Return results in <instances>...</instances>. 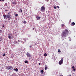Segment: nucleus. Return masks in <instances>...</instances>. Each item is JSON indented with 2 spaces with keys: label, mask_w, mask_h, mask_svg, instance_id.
Returning a JSON list of instances; mask_svg holds the SVG:
<instances>
[{
  "label": "nucleus",
  "mask_w": 76,
  "mask_h": 76,
  "mask_svg": "<svg viewBox=\"0 0 76 76\" xmlns=\"http://www.w3.org/2000/svg\"><path fill=\"white\" fill-rule=\"evenodd\" d=\"M68 34H69V30L66 29L62 32V35L63 37H66Z\"/></svg>",
  "instance_id": "f257e3e1"
},
{
  "label": "nucleus",
  "mask_w": 76,
  "mask_h": 76,
  "mask_svg": "<svg viewBox=\"0 0 76 76\" xmlns=\"http://www.w3.org/2000/svg\"><path fill=\"white\" fill-rule=\"evenodd\" d=\"M8 37L9 39H12V38H14V36H13V35L12 34H8Z\"/></svg>",
  "instance_id": "f03ea898"
},
{
  "label": "nucleus",
  "mask_w": 76,
  "mask_h": 76,
  "mask_svg": "<svg viewBox=\"0 0 76 76\" xmlns=\"http://www.w3.org/2000/svg\"><path fill=\"white\" fill-rule=\"evenodd\" d=\"M45 7L44 6H43L41 8L40 10L41 12H43V11H45Z\"/></svg>",
  "instance_id": "7ed1b4c3"
},
{
  "label": "nucleus",
  "mask_w": 76,
  "mask_h": 76,
  "mask_svg": "<svg viewBox=\"0 0 76 76\" xmlns=\"http://www.w3.org/2000/svg\"><path fill=\"white\" fill-rule=\"evenodd\" d=\"M63 58H62L61 60H60L59 61V64L60 65H61L62 64H63Z\"/></svg>",
  "instance_id": "20e7f679"
},
{
  "label": "nucleus",
  "mask_w": 76,
  "mask_h": 76,
  "mask_svg": "<svg viewBox=\"0 0 76 76\" xmlns=\"http://www.w3.org/2000/svg\"><path fill=\"white\" fill-rule=\"evenodd\" d=\"M27 57H31V55L28 52H27L26 54Z\"/></svg>",
  "instance_id": "39448f33"
},
{
  "label": "nucleus",
  "mask_w": 76,
  "mask_h": 76,
  "mask_svg": "<svg viewBox=\"0 0 76 76\" xmlns=\"http://www.w3.org/2000/svg\"><path fill=\"white\" fill-rule=\"evenodd\" d=\"M8 68L10 69L9 70H12V69H13V67L11 66H8Z\"/></svg>",
  "instance_id": "423d86ee"
},
{
  "label": "nucleus",
  "mask_w": 76,
  "mask_h": 76,
  "mask_svg": "<svg viewBox=\"0 0 76 76\" xmlns=\"http://www.w3.org/2000/svg\"><path fill=\"white\" fill-rule=\"evenodd\" d=\"M36 18H37V20H40V17H39V16H37L36 17Z\"/></svg>",
  "instance_id": "0eeeda50"
},
{
  "label": "nucleus",
  "mask_w": 76,
  "mask_h": 76,
  "mask_svg": "<svg viewBox=\"0 0 76 76\" xmlns=\"http://www.w3.org/2000/svg\"><path fill=\"white\" fill-rule=\"evenodd\" d=\"M10 16H11V15H10V13H9L8 15H7V18H8V17H10Z\"/></svg>",
  "instance_id": "6e6552de"
},
{
  "label": "nucleus",
  "mask_w": 76,
  "mask_h": 76,
  "mask_svg": "<svg viewBox=\"0 0 76 76\" xmlns=\"http://www.w3.org/2000/svg\"><path fill=\"white\" fill-rule=\"evenodd\" d=\"M12 4H17L16 1H14V2H12Z\"/></svg>",
  "instance_id": "1a4fd4ad"
},
{
  "label": "nucleus",
  "mask_w": 76,
  "mask_h": 76,
  "mask_svg": "<svg viewBox=\"0 0 76 76\" xmlns=\"http://www.w3.org/2000/svg\"><path fill=\"white\" fill-rule=\"evenodd\" d=\"M14 70L16 72H18V69L17 68L14 69Z\"/></svg>",
  "instance_id": "9d476101"
},
{
  "label": "nucleus",
  "mask_w": 76,
  "mask_h": 76,
  "mask_svg": "<svg viewBox=\"0 0 76 76\" xmlns=\"http://www.w3.org/2000/svg\"><path fill=\"white\" fill-rule=\"evenodd\" d=\"M75 25V23L74 22H73L71 25L72 26H74Z\"/></svg>",
  "instance_id": "9b49d317"
},
{
  "label": "nucleus",
  "mask_w": 76,
  "mask_h": 76,
  "mask_svg": "<svg viewBox=\"0 0 76 76\" xmlns=\"http://www.w3.org/2000/svg\"><path fill=\"white\" fill-rule=\"evenodd\" d=\"M8 18V20H10L11 19V16L10 17H7Z\"/></svg>",
  "instance_id": "f8f14e48"
},
{
  "label": "nucleus",
  "mask_w": 76,
  "mask_h": 76,
  "mask_svg": "<svg viewBox=\"0 0 76 76\" xmlns=\"http://www.w3.org/2000/svg\"><path fill=\"white\" fill-rule=\"evenodd\" d=\"M19 12H22V9H20Z\"/></svg>",
  "instance_id": "ddd939ff"
},
{
  "label": "nucleus",
  "mask_w": 76,
  "mask_h": 76,
  "mask_svg": "<svg viewBox=\"0 0 76 76\" xmlns=\"http://www.w3.org/2000/svg\"><path fill=\"white\" fill-rule=\"evenodd\" d=\"M3 16L4 19H5V18H6L7 15H4Z\"/></svg>",
  "instance_id": "4468645a"
},
{
  "label": "nucleus",
  "mask_w": 76,
  "mask_h": 76,
  "mask_svg": "<svg viewBox=\"0 0 76 76\" xmlns=\"http://www.w3.org/2000/svg\"><path fill=\"white\" fill-rule=\"evenodd\" d=\"M6 69L7 70H9L10 69L8 67V66L6 67Z\"/></svg>",
  "instance_id": "2eb2a0df"
},
{
  "label": "nucleus",
  "mask_w": 76,
  "mask_h": 76,
  "mask_svg": "<svg viewBox=\"0 0 76 76\" xmlns=\"http://www.w3.org/2000/svg\"><path fill=\"white\" fill-rule=\"evenodd\" d=\"M44 56L45 57H47V53H45L44 54Z\"/></svg>",
  "instance_id": "dca6fc26"
},
{
  "label": "nucleus",
  "mask_w": 76,
  "mask_h": 76,
  "mask_svg": "<svg viewBox=\"0 0 76 76\" xmlns=\"http://www.w3.org/2000/svg\"><path fill=\"white\" fill-rule=\"evenodd\" d=\"M23 23L24 24H25L26 23V22L25 21H23Z\"/></svg>",
  "instance_id": "f3484780"
},
{
  "label": "nucleus",
  "mask_w": 76,
  "mask_h": 76,
  "mask_svg": "<svg viewBox=\"0 0 76 76\" xmlns=\"http://www.w3.org/2000/svg\"><path fill=\"white\" fill-rule=\"evenodd\" d=\"M58 53H60L61 52V51L60 50V49H58Z\"/></svg>",
  "instance_id": "a211bd4d"
},
{
  "label": "nucleus",
  "mask_w": 76,
  "mask_h": 76,
  "mask_svg": "<svg viewBox=\"0 0 76 76\" xmlns=\"http://www.w3.org/2000/svg\"><path fill=\"white\" fill-rule=\"evenodd\" d=\"M25 63H28V61H25Z\"/></svg>",
  "instance_id": "6ab92c4d"
},
{
  "label": "nucleus",
  "mask_w": 76,
  "mask_h": 76,
  "mask_svg": "<svg viewBox=\"0 0 76 76\" xmlns=\"http://www.w3.org/2000/svg\"><path fill=\"white\" fill-rule=\"evenodd\" d=\"M64 26V24H62V25H61L62 27H63Z\"/></svg>",
  "instance_id": "aec40b11"
},
{
  "label": "nucleus",
  "mask_w": 76,
  "mask_h": 76,
  "mask_svg": "<svg viewBox=\"0 0 76 76\" xmlns=\"http://www.w3.org/2000/svg\"><path fill=\"white\" fill-rule=\"evenodd\" d=\"M3 56L4 57L5 56H6V53H4L3 54Z\"/></svg>",
  "instance_id": "412c9836"
},
{
  "label": "nucleus",
  "mask_w": 76,
  "mask_h": 76,
  "mask_svg": "<svg viewBox=\"0 0 76 76\" xmlns=\"http://www.w3.org/2000/svg\"><path fill=\"white\" fill-rule=\"evenodd\" d=\"M18 16V14H16L15 15V16L16 17V16Z\"/></svg>",
  "instance_id": "4be33fe9"
},
{
  "label": "nucleus",
  "mask_w": 76,
  "mask_h": 76,
  "mask_svg": "<svg viewBox=\"0 0 76 76\" xmlns=\"http://www.w3.org/2000/svg\"><path fill=\"white\" fill-rule=\"evenodd\" d=\"M2 39H2V38H0V41H1V40H2Z\"/></svg>",
  "instance_id": "5701e85b"
},
{
  "label": "nucleus",
  "mask_w": 76,
  "mask_h": 76,
  "mask_svg": "<svg viewBox=\"0 0 76 76\" xmlns=\"http://www.w3.org/2000/svg\"><path fill=\"white\" fill-rule=\"evenodd\" d=\"M47 66H45V70H47Z\"/></svg>",
  "instance_id": "b1692460"
},
{
  "label": "nucleus",
  "mask_w": 76,
  "mask_h": 76,
  "mask_svg": "<svg viewBox=\"0 0 76 76\" xmlns=\"http://www.w3.org/2000/svg\"><path fill=\"white\" fill-rule=\"evenodd\" d=\"M41 72H42V73H44V71H43V70H42Z\"/></svg>",
  "instance_id": "393cba45"
},
{
  "label": "nucleus",
  "mask_w": 76,
  "mask_h": 76,
  "mask_svg": "<svg viewBox=\"0 0 76 76\" xmlns=\"http://www.w3.org/2000/svg\"><path fill=\"white\" fill-rule=\"evenodd\" d=\"M69 41H71V40H72V39H71V38H69Z\"/></svg>",
  "instance_id": "a878e982"
},
{
  "label": "nucleus",
  "mask_w": 76,
  "mask_h": 76,
  "mask_svg": "<svg viewBox=\"0 0 76 76\" xmlns=\"http://www.w3.org/2000/svg\"><path fill=\"white\" fill-rule=\"evenodd\" d=\"M29 47H30V49H31V47H32V46H31V45Z\"/></svg>",
  "instance_id": "bb28decb"
},
{
  "label": "nucleus",
  "mask_w": 76,
  "mask_h": 76,
  "mask_svg": "<svg viewBox=\"0 0 76 76\" xmlns=\"http://www.w3.org/2000/svg\"><path fill=\"white\" fill-rule=\"evenodd\" d=\"M2 32V30H0V33H1Z\"/></svg>",
  "instance_id": "cd10ccee"
},
{
  "label": "nucleus",
  "mask_w": 76,
  "mask_h": 76,
  "mask_svg": "<svg viewBox=\"0 0 76 76\" xmlns=\"http://www.w3.org/2000/svg\"><path fill=\"white\" fill-rule=\"evenodd\" d=\"M57 8V7H56V6H54V9H56Z\"/></svg>",
  "instance_id": "c85d7f7f"
},
{
  "label": "nucleus",
  "mask_w": 76,
  "mask_h": 76,
  "mask_svg": "<svg viewBox=\"0 0 76 76\" xmlns=\"http://www.w3.org/2000/svg\"><path fill=\"white\" fill-rule=\"evenodd\" d=\"M72 69H74L75 68V66H73L72 67Z\"/></svg>",
  "instance_id": "c756f323"
},
{
  "label": "nucleus",
  "mask_w": 76,
  "mask_h": 76,
  "mask_svg": "<svg viewBox=\"0 0 76 76\" xmlns=\"http://www.w3.org/2000/svg\"><path fill=\"white\" fill-rule=\"evenodd\" d=\"M5 12H7L8 11V10H5Z\"/></svg>",
  "instance_id": "7c9ffc66"
},
{
  "label": "nucleus",
  "mask_w": 76,
  "mask_h": 76,
  "mask_svg": "<svg viewBox=\"0 0 76 76\" xmlns=\"http://www.w3.org/2000/svg\"><path fill=\"white\" fill-rule=\"evenodd\" d=\"M15 42H16V43H18V42L16 41H15Z\"/></svg>",
  "instance_id": "2f4dec72"
},
{
  "label": "nucleus",
  "mask_w": 76,
  "mask_h": 76,
  "mask_svg": "<svg viewBox=\"0 0 76 76\" xmlns=\"http://www.w3.org/2000/svg\"><path fill=\"white\" fill-rule=\"evenodd\" d=\"M57 7H58V8H60V7L58 6H57Z\"/></svg>",
  "instance_id": "473e14b6"
},
{
  "label": "nucleus",
  "mask_w": 76,
  "mask_h": 76,
  "mask_svg": "<svg viewBox=\"0 0 76 76\" xmlns=\"http://www.w3.org/2000/svg\"><path fill=\"white\" fill-rule=\"evenodd\" d=\"M75 70H76L75 69H73V70H74V71H75Z\"/></svg>",
  "instance_id": "72a5a7b5"
},
{
  "label": "nucleus",
  "mask_w": 76,
  "mask_h": 76,
  "mask_svg": "<svg viewBox=\"0 0 76 76\" xmlns=\"http://www.w3.org/2000/svg\"><path fill=\"white\" fill-rule=\"evenodd\" d=\"M1 1H4V0H1Z\"/></svg>",
  "instance_id": "f704fd0d"
},
{
  "label": "nucleus",
  "mask_w": 76,
  "mask_h": 76,
  "mask_svg": "<svg viewBox=\"0 0 76 76\" xmlns=\"http://www.w3.org/2000/svg\"><path fill=\"white\" fill-rule=\"evenodd\" d=\"M59 76H63L62 75H60Z\"/></svg>",
  "instance_id": "c9c22d12"
},
{
  "label": "nucleus",
  "mask_w": 76,
  "mask_h": 76,
  "mask_svg": "<svg viewBox=\"0 0 76 76\" xmlns=\"http://www.w3.org/2000/svg\"><path fill=\"white\" fill-rule=\"evenodd\" d=\"M35 29V28H33V30H34Z\"/></svg>",
  "instance_id": "e433bc0d"
},
{
  "label": "nucleus",
  "mask_w": 76,
  "mask_h": 76,
  "mask_svg": "<svg viewBox=\"0 0 76 76\" xmlns=\"http://www.w3.org/2000/svg\"><path fill=\"white\" fill-rule=\"evenodd\" d=\"M39 65H41V64L40 63H39Z\"/></svg>",
  "instance_id": "4c0bfd02"
},
{
  "label": "nucleus",
  "mask_w": 76,
  "mask_h": 76,
  "mask_svg": "<svg viewBox=\"0 0 76 76\" xmlns=\"http://www.w3.org/2000/svg\"><path fill=\"white\" fill-rule=\"evenodd\" d=\"M18 42H20V40H18Z\"/></svg>",
  "instance_id": "58836bf2"
},
{
  "label": "nucleus",
  "mask_w": 76,
  "mask_h": 76,
  "mask_svg": "<svg viewBox=\"0 0 76 76\" xmlns=\"http://www.w3.org/2000/svg\"><path fill=\"white\" fill-rule=\"evenodd\" d=\"M3 26V27H4V25H3V26Z\"/></svg>",
  "instance_id": "ea45409f"
},
{
  "label": "nucleus",
  "mask_w": 76,
  "mask_h": 76,
  "mask_svg": "<svg viewBox=\"0 0 76 76\" xmlns=\"http://www.w3.org/2000/svg\"><path fill=\"white\" fill-rule=\"evenodd\" d=\"M69 76H71V75H69Z\"/></svg>",
  "instance_id": "a19ab883"
},
{
  "label": "nucleus",
  "mask_w": 76,
  "mask_h": 76,
  "mask_svg": "<svg viewBox=\"0 0 76 76\" xmlns=\"http://www.w3.org/2000/svg\"><path fill=\"white\" fill-rule=\"evenodd\" d=\"M24 41H25V42H26V40H25Z\"/></svg>",
  "instance_id": "79ce46f5"
},
{
  "label": "nucleus",
  "mask_w": 76,
  "mask_h": 76,
  "mask_svg": "<svg viewBox=\"0 0 76 76\" xmlns=\"http://www.w3.org/2000/svg\"><path fill=\"white\" fill-rule=\"evenodd\" d=\"M1 0H0V1H1Z\"/></svg>",
  "instance_id": "37998d69"
},
{
  "label": "nucleus",
  "mask_w": 76,
  "mask_h": 76,
  "mask_svg": "<svg viewBox=\"0 0 76 76\" xmlns=\"http://www.w3.org/2000/svg\"><path fill=\"white\" fill-rule=\"evenodd\" d=\"M47 0V1H48V0Z\"/></svg>",
  "instance_id": "c03bdc74"
},
{
  "label": "nucleus",
  "mask_w": 76,
  "mask_h": 76,
  "mask_svg": "<svg viewBox=\"0 0 76 76\" xmlns=\"http://www.w3.org/2000/svg\"><path fill=\"white\" fill-rule=\"evenodd\" d=\"M23 43H24V42H23Z\"/></svg>",
  "instance_id": "a18cd8bd"
},
{
  "label": "nucleus",
  "mask_w": 76,
  "mask_h": 76,
  "mask_svg": "<svg viewBox=\"0 0 76 76\" xmlns=\"http://www.w3.org/2000/svg\"><path fill=\"white\" fill-rule=\"evenodd\" d=\"M23 43H24V42H23Z\"/></svg>",
  "instance_id": "49530a36"
}]
</instances>
